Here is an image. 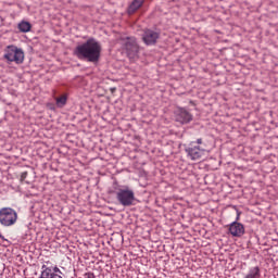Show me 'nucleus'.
<instances>
[{
    "mask_svg": "<svg viewBox=\"0 0 278 278\" xmlns=\"http://www.w3.org/2000/svg\"><path fill=\"white\" fill-rule=\"evenodd\" d=\"M174 118L176 123H179L180 125H188L189 123H192V113H190L185 108H177L174 112Z\"/></svg>",
    "mask_w": 278,
    "mask_h": 278,
    "instance_id": "0eeeda50",
    "label": "nucleus"
},
{
    "mask_svg": "<svg viewBox=\"0 0 278 278\" xmlns=\"http://www.w3.org/2000/svg\"><path fill=\"white\" fill-rule=\"evenodd\" d=\"M119 43L129 60H136V58H138V53H140V46H138L136 37H123L119 39Z\"/></svg>",
    "mask_w": 278,
    "mask_h": 278,
    "instance_id": "39448f33",
    "label": "nucleus"
},
{
    "mask_svg": "<svg viewBox=\"0 0 278 278\" xmlns=\"http://www.w3.org/2000/svg\"><path fill=\"white\" fill-rule=\"evenodd\" d=\"M67 101H68V96H66V94L55 98L56 108H64V105H66Z\"/></svg>",
    "mask_w": 278,
    "mask_h": 278,
    "instance_id": "4468645a",
    "label": "nucleus"
},
{
    "mask_svg": "<svg viewBox=\"0 0 278 278\" xmlns=\"http://www.w3.org/2000/svg\"><path fill=\"white\" fill-rule=\"evenodd\" d=\"M40 278H62V270L58 266L48 267L47 265H42Z\"/></svg>",
    "mask_w": 278,
    "mask_h": 278,
    "instance_id": "1a4fd4ad",
    "label": "nucleus"
},
{
    "mask_svg": "<svg viewBox=\"0 0 278 278\" xmlns=\"http://www.w3.org/2000/svg\"><path fill=\"white\" fill-rule=\"evenodd\" d=\"M85 277L86 278H97L92 273H86Z\"/></svg>",
    "mask_w": 278,
    "mask_h": 278,
    "instance_id": "dca6fc26",
    "label": "nucleus"
},
{
    "mask_svg": "<svg viewBox=\"0 0 278 278\" xmlns=\"http://www.w3.org/2000/svg\"><path fill=\"white\" fill-rule=\"evenodd\" d=\"M18 220V214L12 207L0 208V225L3 227H12Z\"/></svg>",
    "mask_w": 278,
    "mask_h": 278,
    "instance_id": "423d86ee",
    "label": "nucleus"
},
{
    "mask_svg": "<svg viewBox=\"0 0 278 278\" xmlns=\"http://www.w3.org/2000/svg\"><path fill=\"white\" fill-rule=\"evenodd\" d=\"M157 40H160V33L153 30V29H146L142 34V41L147 47H153V45L157 43Z\"/></svg>",
    "mask_w": 278,
    "mask_h": 278,
    "instance_id": "6e6552de",
    "label": "nucleus"
},
{
    "mask_svg": "<svg viewBox=\"0 0 278 278\" xmlns=\"http://www.w3.org/2000/svg\"><path fill=\"white\" fill-rule=\"evenodd\" d=\"M228 231L233 238H242V236H244L245 232L244 225L238 222H232L229 225Z\"/></svg>",
    "mask_w": 278,
    "mask_h": 278,
    "instance_id": "9d476101",
    "label": "nucleus"
},
{
    "mask_svg": "<svg viewBox=\"0 0 278 278\" xmlns=\"http://www.w3.org/2000/svg\"><path fill=\"white\" fill-rule=\"evenodd\" d=\"M101 43L94 38H89L87 41L76 46L73 55L78 60L97 64L101 60Z\"/></svg>",
    "mask_w": 278,
    "mask_h": 278,
    "instance_id": "f257e3e1",
    "label": "nucleus"
},
{
    "mask_svg": "<svg viewBox=\"0 0 278 278\" xmlns=\"http://www.w3.org/2000/svg\"><path fill=\"white\" fill-rule=\"evenodd\" d=\"M240 214H242V213L237 210V217H236L235 223H238V220H240Z\"/></svg>",
    "mask_w": 278,
    "mask_h": 278,
    "instance_id": "f3484780",
    "label": "nucleus"
},
{
    "mask_svg": "<svg viewBox=\"0 0 278 278\" xmlns=\"http://www.w3.org/2000/svg\"><path fill=\"white\" fill-rule=\"evenodd\" d=\"M17 28L22 34H27V31H31V24L29 22L22 21L18 23Z\"/></svg>",
    "mask_w": 278,
    "mask_h": 278,
    "instance_id": "ddd939ff",
    "label": "nucleus"
},
{
    "mask_svg": "<svg viewBox=\"0 0 278 278\" xmlns=\"http://www.w3.org/2000/svg\"><path fill=\"white\" fill-rule=\"evenodd\" d=\"M244 278H262V269H260V266L252 267Z\"/></svg>",
    "mask_w": 278,
    "mask_h": 278,
    "instance_id": "f8f14e48",
    "label": "nucleus"
},
{
    "mask_svg": "<svg viewBox=\"0 0 278 278\" xmlns=\"http://www.w3.org/2000/svg\"><path fill=\"white\" fill-rule=\"evenodd\" d=\"M4 239V237H3V235H1V232H0V240H3Z\"/></svg>",
    "mask_w": 278,
    "mask_h": 278,
    "instance_id": "a211bd4d",
    "label": "nucleus"
},
{
    "mask_svg": "<svg viewBox=\"0 0 278 278\" xmlns=\"http://www.w3.org/2000/svg\"><path fill=\"white\" fill-rule=\"evenodd\" d=\"M114 193L117 202L119 205H123V207H131L136 201V193L129 186L116 185L114 187Z\"/></svg>",
    "mask_w": 278,
    "mask_h": 278,
    "instance_id": "f03ea898",
    "label": "nucleus"
},
{
    "mask_svg": "<svg viewBox=\"0 0 278 278\" xmlns=\"http://www.w3.org/2000/svg\"><path fill=\"white\" fill-rule=\"evenodd\" d=\"M116 90V88H111V91L114 92Z\"/></svg>",
    "mask_w": 278,
    "mask_h": 278,
    "instance_id": "6ab92c4d",
    "label": "nucleus"
},
{
    "mask_svg": "<svg viewBox=\"0 0 278 278\" xmlns=\"http://www.w3.org/2000/svg\"><path fill=\"white\" fill-rule=\"evenodd\" d=\"M205 143L202 138L197 139L195 141H191L188 147L185 149V153H187V157L192 162H197V160H201L203 155H205Z\"/></svg>",
    "mask_w": 278,
    "mask_h": 278,
    "instance_id": "20e7f679",
    "label": "nucleus"
},
{
    "mask_svg": "<svg viewBox=\"0 0 278 278\" xmlns=\"http://www.w3.org/2000/svg\"><path fill=\"white\" fill-rule=\"evenodd\" d=\"M25 179H27V172L21 174L20 181H25Z\"/></svg>",
    "mask_w": 278,
    "mask_h": 278,
    "instance_id": "2eb2a0df",
    "label": "nucleus"
},
{
    "mask_svg": "<svg viewBox=\"0 0 278 278\" xmlns=\"http://www.w3.org/2000/svg\"><path fill=\"white\" fill-rule=\"evenodd\" d=\"M3 60H5L7 64L21 65L25 62V51L14 45L7 46Z\"/></svg>",
    "mask_w": 278,
    "mask_h": 278,
    "instance_id": "7ed1b4c3",
    "label": "nucleus"
},
{
    "mask_svg": "<svg viewBox=\"0 0 278 278\" xmlns=\"http://www.w3.org/2000/svg\"><path fill=\"white\" fill-rule=\"evenodd\" d=\"M144 5V0H132L127 9L128 14H136L141 7Z\"/></svg>",
    "mask_w": 278,
    "mask_h": 278,
    "instance_id": "9b49d317",
    "label": "nucleus"
}]
</instances>
